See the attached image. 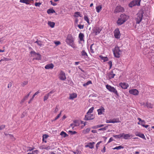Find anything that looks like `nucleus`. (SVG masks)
<instances>
[{
  "label": "nucleus",
  "instance_id": "obj_1",
  "mask_svg": "<svg viewBox=\"0 0 154 154\" xmlns=\"http://www.w3.org/2000/svg\"><path fill=\"white\" fill-rule=\"evenodd\" d=\"M65 41L67 45L71 46L73 48H75L74 39L71 35H69L67 36Z\"/></svg>",
  "mask_w": 154,
  "mask_h": 154
},
{
  "label": "nucleus",
  "instance_id": "obj_2",
  "mask_svg": "<svg viewBox=\"0 0 154 154\" xmlns=\"http://www.w3.org/2000/svg\"><path fill=\"white\" fill-rule=\"evenodd\" d=\"M128 19V17L126 15L122 14L119 17L117 22V23L118 25H121L125 23Z\"/></svg>",
  "mask_w": 154,
  "mask_h": 154
},
{
  "label": "nucleus",
  "instance_id": "obj_3",
  "mask_svg": "<svg viewBox=\"0 0 154 154\" xmlns=\"http://www.w3.org/2000/svg\"><path fill=\"white\" fill-rule=\"evenodd\" d=\"M112 51L115 57L117 58L120 57L122 51L120 49L119 47L117 46H115L114 48L112 49Z\"/></svg>",
  "mask_w": 154,
  "mask_h": 154
},
{
  "label": "nucleus",
  "instance_id": "obj_4",
  "mask_svg": "<svg viewBox=\"0 0 154 154\" xmlns=\"http://www.w3.org/2000/svg\"><path fill=\"white\" fill-rule=\"evenodd\" d=\"M143 12L142 10H140L137 14V17L136 19V23L139 24L141 21L143 16Z\"/></svg>",
  "mask_w": 154,
  "mask_h": 154
},
{
  "label": "nucleus",
  "instance_id": "obj_5",
  "mask_svg": "<svg viewBox=\"0 0 154 154\" xmlns=\"http://www.w3.org/2000/svg\"><path fill=\"white\" fill-rule=\"evenodd\" d=\"M30 54L32 57H33V59L39 60L41 59V55L38 53H36L34 51H32L30 52Z\"/></svg>",
  "mask_w": 154,
  "mask_h": 154
},
{
  "label": "nucleus",
  "instance_id": "obj_6",
  "mask_svg": "<svg viewBox=\"0 0 154 154\" xmlns=\"http://www.w3.org/2000/svg\"><path fill=\"white\" fill-rule=\"evenodd\" d=\"M141 0H134L131 2L129 6L130 7H132L135 6H140Z\"/></svg>",
  "mask_w": 154,
  "mask_h": 154
},
{
  "label": "nucleus",
  "instance_id": "obj_7",
  "mask_svg": "<svg viewBox=\"0 0 154 154\" xmlns=\"http://www.w3.org/2000/svg\"><path fill=\"white\" fill-rule=\"evenodd\" d=\"M106 88L110 91L113 92L116 95H118L117 91L114 87L107 85H106Z\"/></svg>",
  "mask_w": 154,
  "mask_h": 154
},
{
  "label": "nucleus",
  "instance_id": "obj_8",
  "mask_svg": "<svg viewBox=\"0 0 154 154\" xmlns=\"http://www.w3.org/2000/svg\"><path fill=\"white\" fill-rule=\"evenodd\" d=\"M59 78L62 81H65L66 79L65 73L62 71H61L58 75Z\"/></svg>",
  "mask_w": 154,
  "mask_h": 154
},
{
  "label": "nucleus",
  "instance_id": "obj_9",
  "mask_svg": "<svg viewBox=\"0 0 154 154\" xmlns=\"http://www.w3.org/2000/svg\"><path fill=\"white\" fill-rule=\"evenodd\" d=\"M114 36L115 38L117 39H119L120 38L121 34L119 29L118 28L116 29L114 32Z\"/></svg>",
  "mask_w": 154,
  "mask_h": 154
},
{
  "label": "nucleus",
  "instance_id": "obj_10",
  "mask_svg": "<svg viewBox=\"0 0 154 154\" xmlns=\"http://www.w3.org/2000/svg\"><path fill=\"white\" fill-rule=\"evenodd\" d=\"M94 118V116L93 114L91 113H87L86 115L85 116V120H92Z\"/></svg>",
  "mask_w": 154,
  "mask_h": 154
},
{
  "label": "nucleus",
  "instance_id": "obj_11",
  "mask_svg": "<svg viewBox=\"0 0 154 154\" xmlns=\"http://www.w3.org/2000/svg\"><path fill=\"white\" fill-rule=\"evenodd\" d=\"M132 137L131 134H125L124 133H122V138H123L125 140L131 139Z\"/></svg>",
  "mask_w": 154,
  "mask_h": 154
},
{
  "label": "nucleus",
  "instance_id": "obj_12",
  "mask_svg": "<svg viewBox=\"0 0 154 154\" xmlns=\"http://www.w3.org/2000/svg\"><path fill=\"white\" fill-rule=\"evenodd\" d=\"M129 93L134 95L137 96L139 94V92L136 89H131L129 90Z\"/></svg>",
  "mask_w": 154,
  "mask_h": 154
},
{
  "label": "nucleus",
  "instance_id": "obj_13",
  "mask_svg": "<svg viewBox=\"0 0 154 154\" xmlns=\"http://www.w3.org/2000/svg\"><path fill=\"white\" fill-rule=\"evenodd\" d=\"M124 9L123 8L120 6H118L116 8L114 12L118 13L124 11Z\"/></svg>",
  "mask_w": 154,
  "mask_h": 154
},
{
  "label": "nucleus",
  "instance_id": "obj_14",
  "mask_svg": "<svg viewBox=\"0 0 154 154\" xmlns=\"http://www.w3.org/2000/svg\"><path fill=\"white\" fill-rule=\"evenodd\" d=\"M95 144V143L94 142H90L88 143L85 146V147H89L90 149H93L94 148V145Z\"/></svg>",
  "mask_w": 154,
  "mask_h": 154
},
{
  "label": "nucleus",
  "instance_id": "obj_15",
  "mask_svg": "<svg viewBox=\"0 0 154 154\" xmlns=\"http://www.w3.org/2000/svg\"><path fill=\"white\" fill-rule=\"evenodd\" d=\"M119 85L123 89H126L128 87V84L125 83H120Z\"/></svg>",
  "mask_w": 154,
  "mask_h": 154
},
{
  "label": "nucleus",
  "instance_id": "obj_16",
  "mask_svg": "<svg viewBox=\"0 0 154 154\" xmlns=\"http://www.w3.org/2000/svg\"><path fill=\"white\" fill-rule=\"evenodd\" d=\"M97 111L99 115L103 114L105 112V109L103 107H101L99 109L97 110Z\"/></svg>",
  "mask_w": 154,
  "mask_h": 154
},
{
  "label": "nucleus",
  "instance_id": "obj_17",
  "mask_svg": "<svg viewBox=\"0 0 154 154\" xmlns=\"http://www.w3.org/2000/svg\"><path fill=\"white\" fill-rule=\"evenodd\" d=\"M136 136L139 137H140L143 139H146V138L144 134L139 132H136L135 133Z\"/></svg>",
  "mask_w": 154,
  "mask_h": 154
},
{
  "label": "nucleus",
  "instance_id": "obj_18",
  "mask_svg": "<svg viewBox=\"0 0 154 154\" xmlns=\"http://www.w3.org/2000/svg\"><path fill=\"white\" fill-rule=\"evenodd\" d=\"M96 45L94 44H92L90 46V51L92 53H94L96 49Z\"/></svg>",
  "mask_w": 154,
  "mask_h": 154
},
{
  "label": "nucleus",
  "instance_id": "obj_19",
  "mask_svg": "<svg viewBox=\"0 0 154 154\" xmlns=\"http://www.w3.org/2000/svg\"><path fill=\"white\" fill-rule=\"evenodd\" d=\"M100 59L103 62H105L108 60V58L106 57H103L102 55H100L99 56Z\"/></svg>",
  "mask_w": 154,
  "mask_h": 154
},
{
  "label": "nucleus",
  "instance_id": "obj_20",
  "mask_svg": "<svg viewBox=\"0 0 154 154\" xmlns=\"http://www.w3.org/2000/svg\"><path fill=\"white\" fill-rule=\"evenodd\" d=\"M54 67V65L52 63H51L46 65L45 68L46 69H51L53 68Z\"/></svg>",
  "mask_w": 154,
  "mask_h": 154
},
{
  "label": "nucleus",
  "instance_id": "obj_21",
  "mask_svg": "<svg viewBox=\"0 0 154 154\" xmlns=\"http://www.w3.org/2000/svg\"><path fill=\"white\" fill-rule=\"evenodd\" d=\"M33 0H20V2L21 3H25L26 5H29L30 3Z\"/></svg>",
  "mask_w": 154,
  "mask_h": 154
},
{
  "label": "nucleus",
  "instance_id": "obj_22",
  "mask_svg": "<svg viewBox=\"0 0 154 154\" xmlns=\"http://www.w3.org/2000/svg\"><path fill=\"white\" fill-rule=\"evenodd\" d=\"M77 96V94L75 93L70 94L69 99L70 100H73L74 98L76 97Z\"/></svg>",
  "mask_w": 154,
  "mask_h": 154
},
{
  "label": "nucleus",
  "instance_id": "obj_23",
  "mask_svg": "<svg viewBox=\"0 0 154 154\" xmlns=\"http://www.w3.org/2000/svg\"><path fill=\"white\" fill-rule=\"evenodd\" d=\"M84 34L81 32H80L79 35V38L81 41H84Z\"/></svg>",
  "mask_w": 154,
  "mask_h": 154
},
{
  "label": "nucleus",
  "instance_id": "obj_24",
  "mask_svg": "<svg viewBox=\"0 0 154 154\" xmlns=\"http://www.w3.org/2000/svg\"><path fill=\"white\" fill-rule=\"evenodd\" d=\"M81 55L83 56L84 58H86L88 57L87 53L84 50H82L81 52Z\"/></svg>",
  "mask_w": 154,
  "mask_h": 154
},
{
  "label": "nucleus",
  "instance_id": "obj_25",
  "mask_svg": "<svg viewBox=\"0 0 154 154\" xmlns=\"http://www.w3.org/2000/svg\"><path fill=\"white\" fill-rule=\"evenodd\" d=\"M108 75L109 79H111L114 77L115 74L113 73V71H111L108 74Z\"/></svg>",
  "mask_w": 154,
  "mask_h": 154
},
{
  "label": "nucleus",
  "instance_id": "obj_26",
  "mask_svg": "<svg viewBox=\"0 0 154 154\" xmlns=\"http://www.w3.org/2000/svg\"><path fill=\"white\" fill-rule=\"evenodd\" d=\"M101 30V29L99 28H97L94 30V32L95 33V35H97L100 33Z\"/></svg>",
  "mask_w": 154,
  "mask_h": 154
},
{
  "label": "nucleus",
  "instance_id": "obj_27",
  "mask_svg": "<svg viewBox=\"0 0 154 154\" xmlns=\"http://www.w3.org/2000/svg\"><path fill=\"white\" fill-rule=\"evenodd\" d=\"M112 123H115L120 122V120L119 118H114L111 120Z\"/></svg>",
  "mask_w": 154,
  "mask_h": 154
},
{
  "label": "nucleus",
  "instance_id": "obj_28",
  "mask_svg": "<svg viewBox=\"0 0 154 154\" xmlns=\"http://www.w3.org/2000/svg\"><path fill=\"white\" fill-rule=\"evenodd\" d=\"M102 8V7L101 5H99L97 6L96 8L97 12L98 13H99L101 10Z\"/></svg>",
  "mask_w": 154,
  "mask_h": 154
},
{
  "label": "nucleus",
  "instance_id": "obj_29",
  "mask_svg": "<svg viewBox=\"0 0 154 154\" xmlns=\"http://www.w3.org/2000/svg\"><path fill=\"white\" fill-rule=\"evenodd\" d=\"M48 25L51 28H53L54 26L55 23L53 22L48 21Z\"/></svg>",
  "mask_w": 154,
  "mask_h": 154
},
{
  "label": "nucleus",
  "instance_id": "obj_30",
  "mask_svg": "<svg viewBox=\"0 0 154 154\" xmlns=\"http://www.w3.org/2000/svg\"><path fill=\"white\" fill-rule=\"evenodd\" d=\"M84 20L86 21L89 25L90 24L89 21V19L88 16L87 15H85L84 17Z\"/></svg>",
  "mask_w": 154,
  "mask_h": 154
},
{
  "label": "nucleus",
  "instance_id": "obj_31",
  "mask_svg": "<svg viewBox=\"0 0 154 154\" xmlns=\"http://www.w3.org/2000/svg\"><path fill=\"white\" fill-rule=\"evenodd\" d=\"M55 12V11L53 9H48L47 10V13L48 14L53 13Z\"/></svg>",
  "mask_w": 154,
  "mask_h": 154
},
{
  "label": "nucleus",
  "instance_id": "obj_32",
  "mask_svg": "<svg viewBox=\"0 0 154 154\" xmlns=\"http://www.w3.org/2000/svg\"><path fill=\"white\" fill-rule=\"evenodd\" d=\"M124 147L122 145H120L119 146H116L113 148V149H117L119 150L121 149H123Z\"/></svg>",
  "mask_w": 154,
  "mask_h": 154
},
{
  "label": "nucleus",
  "instance_id": "obj_33",
  "mask_svg": "<svg viewBox=\"0 0 154 154\" xmlns=\"http://www.w3.org/2000/svg\"><path fill=\"white\" fill-rule=\"evenodd\" d=\"M146 106L147 107L149 108H152L153 107L152 105L150 103H146Z\"/></svg>",
  "mask_w": 154,
  "mask_h": 154
},
{
  "label": "nucleus",
  "instance_id": "obj_34",
  "mask_svg": "<svg viewBox=\"0 0 154 154\" xmlns=\"http://www.w3.org/2000/svg\"><path fill=\"white\" fill-rule=\"evenodd\" d=\"M60 135L61 136H63L64 137H65L68 136L66 133L63 131H61V132L60 133Z\"/></svg>",
  "mask_w": 154,
  "mask_h": 154
},
{
  "label": "nucleus",
  "instance_id": "obj_35",
  "mask_svg": "<svg viewBox=\"0 0 154 154\" xmlns=\"http://www.w3.org/2000/svg\"><path fill=\"white\" fill-rule=\"evenodd\" d=\"M113 136L116 138H122V133L119 135H114Z\"/></svg>",
  "mask_w": 154,
  "mask_h": 154
},
{
  "label": "nucleus",
  "instance_id": "obj_36",
  "mask_svg": "<svg viewBox=\"0 0 154 154\" xmlns=\"http://www.w3.org/2000/svg\"><path fill=\"white\" fill-rule=\"evenodd\" d=\"M92 84L91 81L90 80L88 81L87 82L84 83L83 84V86L84 87L86 86L89 84Z\"/></svg>",
  "mask_w": 154,
  "mask_h": 154
},
{
  "label": "nucleus",
  "instance_id": "obj_37",
  "mask_svg": "<svg viewBox=\"0 0 154 154\" xmlns=\"http://www.w3.org/2000/svg\"><path fill=\"white\" fill-rule=\"evenodd\" d=\"M49 96H50V95L49 94H46L44 96V98H43L44 101H45L46 100L48 99V97Z\"/></svg>",
  "mask_w": 154,
  "mask_h": 154
},
{
  "label": "nucleus",
  "instance_id": "obj_38",
  "mask_svg": "<svg viewBox=\"0 0 154 154\" xmlns=\"http://www.w3.org/2000/svg\"><path fill=\"white\" fill-rule=\"evenodd\" d=\"M145 121L144 120H143L141 122H138L137 123V124L138 125H141L142 126H143V125H144V124H145Z\"/></svg>",
  "mask_w": 154,
  "mask_h": 154
},
{
  "label": "nucleus",
  "instance_id": "obj_39",
  "mask_svg": "<svg viewBox=\"0 0 154 154\" xmlns=\"http://www.w3.org/2000/svg\"><path fill=\"white\" fill-rule=\"evenodd\" d=\"M94 109V108L93 107H92L91 108L89 109L88 110V111L87 112V113H91L93 112V110Z\"/></svg>",
  "mask_w": 154,
  "mask_h": 154
},
{
  "label": "nucleus",
  "instance_id": "obj_40",
  "mask_svg": "<svg viewBox=\"0 0 154 154\" xmlns=\"http://www.w3.org/2000/svg\"><path fill=\"white\" fill-rule=\"evenodd\" d=\"M11 60V59L7 58L6 57H4L3 58L1 59L0 60L1 61H8Z\"/></svg>",
  "mask_w": 154,
  "mask_h": 154
},
{
  "label": "nucleus",
  "instance_id": "obj_41",
  "mask_svg": "<svg viewBox=\"0 0 154 154\" xmlns=\"http://www.w3.org/2000/svg\"><path fill=\"white\" fill-rule=\"evenodd\" d=\"M80 12H77L75 13L74 16L76 17H78L79 16H80Z\"/></svg>",
  "mask_w": 154,
  "mask_h": 154
},
{
  "label": "nucleus",
  "instance_id": "obj_42",
  "mask_svg": "<svg viewBox=\"0 0 154 154\" xmlns=\"http://www.w3.org/2000/svg\"><path fill=\"white\" fill-rule=\"evenodd\" d=\"M35 43H37L39 46H41V45H42V42L41 41H36L35 42Z\"/></svg>",
  "mask_w": 154,
  "mask_h": 154
},
{
  "label": "nucleus",
  "instance_id": "obj_43",
  "mask_svg": "<svg viewBox=\"0 0 154 154\" xmlns=\"http://www.w3.org/2000/svg\"><path fill=\"white\" fill-rule=\"evenodd\" d=\"M102 142V141H100L98 142L96 144V147L97 149H98V147H99V145Z\"/></svg>",
  "mask_w": 154,
  "mask_h": 154
},
{
  "label": "nucleus",
  "instance_id": "obj_44",
  "mask_svg": "<svg viewBox=\"0 0 154 154\" xmlns=\"http://www.w3.org/2000/svg\"><path fill=\"white\" fill-rule=\"evenodd\" d=\"M41 4V3L40 2H35V5L36 7H40Z\"/></svg>",
  "mask_w": 154,
  "mask_h": 154
},
{
  "label": "nucleus",
  "instance_id": "obj_45",
  "mask_svg": "<svg viewBox=\"0 0 154 154\" xmlns=\"http://www.w3.org/2000/svg\"><path fill=\"white\" fill-rule=\"evenodd\" d=\"M91 128H87L85 131V133H88L90 131Z\"/></svg>",
  "mask_w": 154,
  "mask_h": 154
},
{
  "label": "nucleus",
  "instance_id": "obj_46",
  "mask_svg": "<svg viewBox=\"0 0 154 154\" xmlns=\"http://www.w3.org/2000/svg\"><path fill=\"white\" fill-rule=\"evenodd\" d=\"M107 128V127H104L103 128H102L99 129L98 130L99 131H105L106 130Z\"/></svg>",
  "mask_w": 154,
  "mask_h": 154
},
{
  "label": "nucleus",
  "instance_id": "obj_47",
  "mask_svg": "<svg viewBox=\"0 0 154 154\" xmlns=\"http://www.w3.org/2000/svg\"><path fill=\"white\" fill-rule=\"evenodd\" d=\"M108 64L109 66V69H110L112 66V62L111 61H109L108 62Z\"/></svg>",
  "mask_w": 154,
  "mask_h": 154
},
{
  "label": "nucleus",
  "instance_id": "obj_48",
  "mask_svg": "<svg viewBox=\"0 0 154 154\" xmlns=\"http://www.w3.org/2000/svg\"><path fill=\"white\" fill-rule=\"evenodd\" d=\"M28 82L27 81H24L22 83V85L23 86H24L26 85L27 84Z\"/></svg>",
  "mask_w": 154,
  "mask_h": 154
},
{
  "label": "nucleus",
  "instance_id": "obj_49",
  "mask_svg": "<svg viewBox=\"0 0 154 154\" xmlns=\"http://www.w3.org/2000/svg\"><path fill=\"white\" fill-rule=\"evenodd\" d=\"M42 149H46V150H49L51 149L50 147L49 146H48L47 147H43L42 148Z\"/></svg>",
  "mask_w": 154,
  "mask_h": 154
},
{
  "label": "nucleus",
  "instance_id": "obj_50",
  "mask_svg": "<svg viewBox=\"0 0 154 154\" xmlns=\"http://www.w3.org/2000/svg\"><path fill=\"white\" fill-rule=\"evenodd\" d=\"M61 112L55 118L54 120H57L60 117V116L61 115Z\"/></svg>",
  "mask_w": 154,
  "mask_h": 154
},
{
  "label": "nucleus",
  "instance_id": "obj_51",
  "mask_svg": "<svg viewBox=\"0 0 154 154\" xmlns=\"http://www.w3.org/2000/svg\"><path fill=\"white\" fill-rule=\"evenodd\" d=\"M69 132L72 135L75 134L77 133V132L75 131H69Z\"/></svg>",
  "mask_w": 154,
  "mask_h": 154
},
{
  "label": "nucleus",
  "instance_id": "obj_52",
  "mask_svg": "<svg viewBox=\"0 0 154 154\" xmlns=\"http://www.w3.org/2000/svg\"><path fill=\"white\" fill-rule=\"evenodd\" d=\"M75 126V125L74 123L71 124L70 125V127L72 128L73 129L74 128Z\"/></svg>",
  "mask_w": 154,
  "mask_h": 154
},
{
  "label": "nucleus",
  "instance_id": "obj_53",
  "mask_svg": "<svg viewBox=\"0 0 154 154\" xmlns=\"http://www.w3.org/2000/svg\"><path fill=\"white\" fill-rule=\"evenodd\" d=\"M54 43L56 45H58L60 44V41H57L56 42H55Z\"/></svg>",
  "mask_w": 154,
  "mask_h": 154
},
{
  "label": "nucleus",
  "instance_id": "obj_54",
  "mask_svg": "<svg viewBox=\"0 0 154 154\" xmlns=\"http://www.w3.org/2000/svg\"><path fill=\"white\" fill-rule=\"evenodd\" d=\"M8 137H10L12 140H14L15 138L13 137V136L11 134H9Z\"/></svg>",
  "mask_w": 154,
  "mask_h": 154
},
{
  "label": "nucleus",
  "instance_id": "obj_55",
  "mask_svg": "<svg viewBox=\"0 0 154 154\" xmlns=\"http://www.w3.org/2000/svg\"><path fill=\"white\" fill-rule=\"evenodd\" d=\"M50 2H51V4L53 6H56L57 5L56 3L53 2L52 1H51Z\"/></svg>",
  "mask_w": 154,
  "mask_h": 154
},
{
  "label": "nucleus",
  "instance_id": "obj_56",
  "mask_svg": "<svg viewBox=\"0 0 154 154\" xmlns=\"http://www.w3.org/2000/svg\"><path fill=\"white\" fill-rule=\"evenodd\" d=\"M78 27L80 29H82L84 27V26L82 25H79Z\"/></svg>",
  "mask_w": 154,
  "mask_h": 154
},
{
  "label": "nucleus",
  "instance_id": "obj_57",
  "mask_svg": "<svg viewBox=\"0 0 154 154\" xmlns=\"http://www.w3.org/2000/svg\"><path fill=\"white\" fill-rule=\"evenodd\" d=\"M55 91L54 90H52L50 92H49V93H48V94L50 96L51 94H52Z\"/></svg>",
  "mask_w": 154,
  "mask_h": 154
},
{
  "label": "nucleus",
  "instance_id": "obj_58",
  "mask_svg": "<svg viewBox=\"0 0 154 154\" xmlns=\"http://www.w3.org/2000/svg\"><path fill=\"white\" fill-rule=\"evenodd\" d=\"M5 128V125H1L0 126V130H2V129L4 128Z\"/></svg>",
  "mask_w": 154,
  "mask_h": 154
},
{
  "label": "nucleus",
  "instance_id": "obj_59",
  "mask_svg": "<svg viewBox=\"0 0 154 154\" xmlns=\"http://www.w3.org/2000/svg\"><path fill=\"white\" fill-rule=\"evenodd\" d=\"M12 86V83L11 82L9 83L8 85V88H11Z\"/></svg>",
  "mask_w": 154,
  "mask_h": 154
},
{
  "label": "nucleus",
  "instance_id": "obj_60",
  "mask_svg": "<svg viewBox=\"0 0 154 154\" xmlns=\"http://www.w3.org/2000/svg\"><path fill=\"white\" fill-rule=\"evenodd\" d=\"M32 152L33 154L35 153V154H37L38 153V151L37 150H36L33 151Z\"/></svg>",
  "mask_w": 154,
  "mask_h": 154
},
{
  "label": "nucleus",
  "instance_id": "obj_61",
  "mask_svg": "<svg viewBox=\"0 0 154 154\" xmlns=\"http://www.w3.org/2000/svg\"><path fill=\"white\" fill-rule=\"evenodd\" d=\"M48 135L47 134H45L44 135H43L42 137L43 138H44L46 139L47 138H48Z\"/></svg>",
  "mask_w": 154,
  "mask_h": 154
},
{
  "label": "nucleus",
  "instance_id": "obj_62",
  "mask_svg": "<svg viewBox=\"0 0 154 154\" xmlns=\"http://www.w3.org/2000/svg\"><path fill=\"white\" fill-rule=\"evenodd\" d=\"M113 140V139L112 137H111L109 139V140L108 141V143H109L112 142Z\"/></svg>",
  "mask_w": 154,
  "mask_h": 154
},
{
  "label": "nucleus",
  "instance_id": "obj_63",
  "mask_svg": "<svg viewBox=\"0 0 154 154\" xmlns=\"http://www.w3.org/2000/svg\"><path fill=\"white\" fill-rule=\"evenodd\" d=\"M111 122H112L111 120H106V123H112Z\"/></svg>",
  "mask_w": 154,
  "mask_h": 154
},
{
  "label": "nucleus",
  "instance_id": "obj_64",
  "mask_svg": "<svg viewBox=\"0 0 154 154\" xmlns=\"http://www.w3.org/2000/svg\"><path fill=\"white\" fill-rule=\"evenodd\" d=\"M40 92L39 91H37L36 92L35 94H34V95H37L38 94H39V93H40Z\"/></svg>",
  "mask_w": 154,
  "mask_h": 154
}]
</instances>
